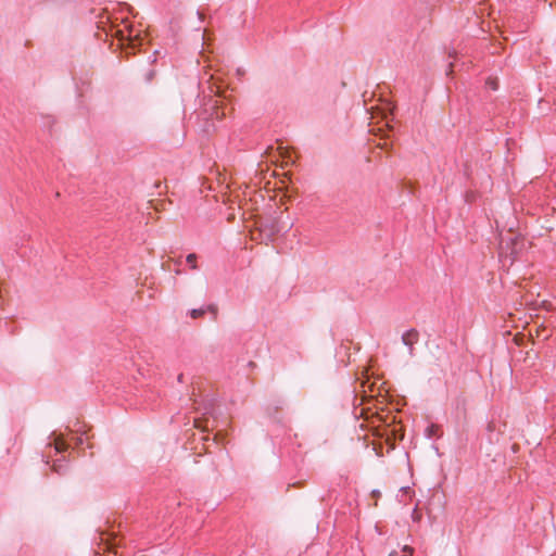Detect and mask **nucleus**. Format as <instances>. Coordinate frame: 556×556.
<instances>
[{"label": "nucleus", "instance_id": "obj_19", "mask_svg": "<svg viewBox=\"0 0 556 556\" xmlns=\"http://www.w3.org/2000/svg\"><path fill=\"white\" fill-rule=\"evenodd\" d=\"M517 450H518V445L515 443V444L513 445V451H514V452H516Z\"/></svg>", "mask_w": 556, "mask_h": 556}, {"label": "nucleus", "instance_id": "obj_18", "mask_svg": "<svg viewBox=\"0 0 556 556\" xmlns=\"http://www.w3.org/2000/svg\"><path fill=\"white\" fill-rule=\"evenodd\" d=\"M161 185H162L161 182H156V184H155V188H156L157 190H160V189H161Z\"/></svg>", "mask_w": 556, "mask_h": 556}, {"label": "nucleus", "instance_id": "obj_23", "mask_svg": "<svg viewBox=\"0 0 556 556\" xmlns=\"http://www.w3.org/2000/svg\"><path fill=\"white\" fill-rule=\"evenodd\" d=\"M198 422H199L198 420H195V421H194V426H195V428H199V427H200Z\"/></svg>", "mask_w": 556, "mask_h": 556}, {"label": "nucleus", "instance_id": "obj_22", "mask_svg": "<svg viewBox=\"0 0 556 556\" xmlns=\"http://www.w3.org/2000/svg\"><path fill=\"white\" fill-rule=\"evenodd\" d=\"M529 337L532 339L533 338V334H532V330L530 329L529 330Z\"/></svg>", "mask_w": 556, "mask_h": 556}, {"label": "nucleus", "instance_id": "obj_20", "mask_svg": "<svg viewBox=\"0 0 556 556\" xmlns=\"http://www.w3.org/2000/svg\"><path fill=\"white\" fill-rule=\"evenodd\" d=\"M296 438H298V434L295 433V434H293L292 437L290 435V437H289V440H291V439H294V440H295Z\"/></svg>", "mask_w": 556, "mask_h": 556}, {"label": "nucleus", "instance_id": "obj_12", "mask_svg": "<svg viewBox=\"0 0 556 556\" xmlns=\"http://www.w3.org/2000/svg\"><path fill=\"white\" fill-rule=\"evenodd\" d=\"M52 470L56 473H61L62 472V465H58L56 463L53 464L52 466Z\"/></svg>", "mask_w": 556, "mask_h": 556}, {"label": "nucleus", "instance_id": "obj_16", "mask_svg": "<svg viewBox=\"0 0 556 556\" xmlns=\"http://www.w3.org/2000/svg\"><path fill=\"white\" fill-rule=\"evenodd\" d=\"M178 382H184V374H179L177 377Z\"/></svg>", "mask_w": 556, "mask_h": 556}, {"label": "nucleus", "instance_id": "obj_8", "mask_svg": "<svg viewBox=\"0 0 556 556\" xmlns=\"http://www.w3.org/2000/svg\"><path fill=\"white\" fill-rule=\"evenodd\" d=\"M485 85L491 89V90H496L498 88V83H497V79L496 78H493V77H489L485 81Z\"/></svg>", "mask_w": 556, "mask_h": 556}, {"label": "nucleus", "instance_id": "obj_15", "mask_svg": "<svg viewBox=\"0 0 556 556\" xmlns=\"http://www.w3.org/2000/svg\"><path fill=\"white\" fill-rule=\"evenodd\" d=\"M371 496H372V497H375V498H378V497L380 496V492H379V491H377V490H374V491L371 492Z\"/></svg>", "mask_w": 556, "mask_h": 556}, {"label": "nucleus", "instance_id": "obj_10", "mask_svg": "<svg viewBox=\"0 0 556 556\" xmlns=\"http://www.w3.org/2000/svg\"><path fill=\"white\" fill-rule=\"evenodd\" d=\"M513 341L516 343V345H521V332H517L514 334Z\"/></svg>", "mask_w": 556, "mask_h": 556}, {"label": "nucleus", "instance_id": "obj_21", "mask_svg": "<svg viewBox=\"0 0 556 556\" xmlns=\"http://www.w3.org/2000/svg\"><path fill=\"white\" fill-rule=\"evenodd\" d=\"M138 40H139L138 38H136L135 40H131V46L135 47L136 46L135 41H138Z\"/></svg>", "mask_w": 556, "mask_h": 556}, {"label": "nucleus", "instance_id": "obj_11", "mask_svg": "<svg viewBox=\"0 0 556 556\" xmlns=\"http://www.w3.org/2000/svg\"><path fill=\"white\" fill-rule=\"evenodd\" d=\"M403 552L405 553V555H410V556H413L414 548H413V547H410V546H408V545H405V546L403 547Z\"/></svg>", "mask_w": 556, "mask_h": 556}, {"label": "nucleus", "instance_id": "obj_3", "mask_svg": "<svg viewBox=\"0 0 556 556\" xmlns=\"http://www.w3.org/2000/svg\"><path fill=\"white\" fill-rule=\"evenodd\" d=\"M285 406L286 402L283 400H276L274 403L268 405L267 413L271 418L280 421L279 413L285 408Z\"/></svg>", "mask_w": 556, "mask_h": 556}, {"label": "nucleus", "instance_id": "obj_14", "mask_svg": "<svg viewBox=\"0 0 556 556\" xmlns=\"http://www.w3.org/2000/svg\"><path fill=\"white\" fill-rule=\"evenodd\" d=\"M413 519L414 520H419L420 519V514L417 513V509L414 510Z\"/></svg>", "mask_w": 556, "mask_h": 556}, {"label": "nucleus", "instance_id": "obj_17", "mask_svg": "<svg viewBox=\"0 0 556 556\" xmlns=\"http://www.w3.org/2000/svg\"><path fill=\"white\" fill-rule=\"evenodd\" d=\"M513 316H514V315L510 313V314H509V318H510V320H509V321H510L511 324H514ZM511 327H516V326H515V325H511Z\"/></svg>", "mask_w": 556, "mask_h": 556}, {"label": "nucleus", "instance_id": "obj_1", "mask_svg": "<svg viewBox=\"0 0 556 556\" xmlns=\"http://www.w3.org/2000/svg\"><path fill=\"white\" fill-rule=\"evenodd\" d=\"M207 312L213 315L214 320L217 319L218 307L215 304H208L206 307L193 308L189 312V315L191 318L198 319V318L203 317Z\"/></svg>", "mask_w": 556, "mask_h": 556}, {"label": "nucleus", "instance_id": "obj_2", "mask_svg": "<svg viewBox=\"0 0 556 556\" xmlns=\"http://www.w3.org/2000/svg\"><path fill=\"white\" fill-rule=\"evenodd\" d=\"M419 340V332L417 329L412 328L402 336L403 343L408 346L409 354H414V344Z\"/></svg>", "mask_w": 556, "mask_h": 556}, {"label": "nucleus", "instance_id": "obj_4", "mask_svg": "<svg viewBox=\"0 0 556 556\" xmlns=\"http://www.w3.org/2000/svg\"><path fill=\"white\" fill-rule=\"evenodd\" d=\"M501 261L503 266H507V273H509V268L515 264L518 260V252L515 249H511L510 253H505L503 250L500 253Z\"/></svg>", "mask_w": 556, "mask_h": 556}, {"label": "nucleus", "instance_id": "obj_13", "mask_svg": "<svg viewBox=\"0 0 556 556\" xmlns=\"http://www.w3.org/2000/svg\"><path fill=\"white\" fill-rule=\"evenodd\" d=\"M488 431L492 432L495 429V424L490 421L486 426Z\"/></svg>", "mask_w": 556, "mask_h": 556}, {"label": "nucleus", "instance_id": "obj_9", "mask_svg": "<svg viewBox=\"0 0 556 556\" xmlns=\"http://www.w3.org/2000/svg\"><path fill=\"white\" fill-rule=\"evenodd\" d=\"M438 430H439V427L437 425H431L427 428L429 437L434 435Z\"/></svg>", "mask_w": 556, "mask_h": 556}, {"label": "nucleus", "instance_id": "obj_24", "mask_svg": "<svg viewBox=\"0 0 556 556\" xmlns=\"http://www.w3.org/2000/svg\"><path fill=\"white\" fill-rule=\"evenodd\" d=\"M402 556H410V555H405V554H404V555H402Z\"/></svg>", "mask_w": 556, "mask_h": 556}, {"label": "nucleus", "instance_id": "obj_6", "mask_svg": "<svg viewBox=\"0 0 556 556\" xmlns=\"http://www.w3.org/2000/svg\"><path fill=\"white\" fill-rule=\"evenodd\" d=\"M197 260H198V256L194 253H190V254L187 255L186 261L190 265L191 269H197L198 268Z\"/></svg>", "mask_w": 556, "mask_h": 556}, {"label": "nucleus", "instance_id": "obj_5", "mask_svg": "<svg viewBox=\"0 0 556 556\" xmlns=\"http://www.w3.org/2000/svg\"><path fill=\"white\" fill-rule=\"evenodd\" d=\"M213 109H214V112L212 113V115H215V117L217 119H222V118H224L226 116V113H225L224 109H222L218 105V101L217 100H215Z\"/></svg>", "mask_w": 556, "mask_h": 556}, {"label": "nucleus", "instance_id": "obj_7", "mask_svg": "<svg viewBox=\"0 0 556 556\" xmlns=\"http://www.w3.org/2000/svg\"><path fill=\"white\" fill-rule=\"evenodd\" d=\"M68 448V445L63 440H56L55 441V451L56 453H63Z\"/></svg>", "mask_w": 556, "mask_h": 556}]
</instances>
